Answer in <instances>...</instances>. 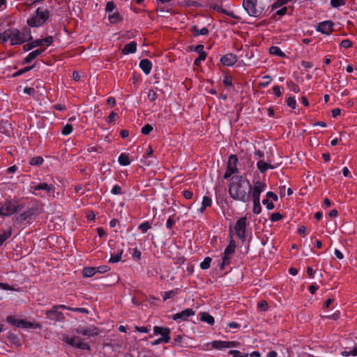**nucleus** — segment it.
<instances>
[{
  "instance_id": "nucleus-58",
  "label": "nucleus",
  "mask_w": 357,
  "mask_h": 357,
  "mask_svg": "<svg viewBox=\"0 0 357 357\" xmlns=\"http://www.w3.org/2000/svg\"><path fill=\"white\" fill-rule=\"evenodd\" d=\"M262 204L266 206L268 210H272L275 207L273 203L271 202L268 199H263Z\"/></svg>"
},
{
  "instance_id": "nucleus-16",
  "label": "nucleus",
  "mask_w": 357,
  "mask_h": 357,
  "mask_svg": "<svg viewBox=\"0 0 357 357\" xmlns=\"http://www.w3.org/2000/svg\"><path fill=\"white\" fill-rule=\"evenodd\" d=\"M139 67L146 75H149L152 68V63L149 59H144L140 61Z\"/></svg>"
},
{
  "instance_id": "nucleus-3",
  "label": "nucleus",
  "mask_w": 357,
  "mask_h": 357,
  "mask_svg": "<svg viewBox=\"0 0 357 357\" xmlns=\"http://www.w3.org/2000/svg\"><path fill=\"white\" fill-rule=\"evenodd\" d=\"M50 11L43 8H38L35 15L27 20V24L31 27H38L42 26L50 17Z\"/></svg>"
},
{
  "instance_id": "nucleus-4",
  "label": "nucleus",
  "mask_w": 357,
  "mask_h": 357,
  "mask_svg": "<svg viewBox=\"0 0 357 357\" xmlns=\"http://www.w3.org/2000/svg\"><path fill=\"white\" fill-rule=\"evenodd\" d=\"M39 214L38 208L36 206L28 207L26 210L15 218L17 222H31Z\"/></svg>"
},
{
  "instance_id": "nucleus-5",
  "label": "nucleus",
  "mask_w": 357,
  "mask_h": 357,
  "mask_svg": "<svg viewBox=\"0 0 357 357\" xmlns=\"http://www.w3.org/2000/svg\"><path fill=\"white\" fill-rule=\"evenodd\" d=\"M238 160L236 155H231L229 156L227 165V170L225 174H224L225 178H229L232 174L238 172L237 164Z\"/></svg>"
},
{
  "instance_id": "nucleus-43",
  "label": "nucleus",
  "mask_w": 357,
  "mask_h": 357,
  "mask_svg": "<svg viewBox=\"0 0 357 357\" xmlns=\"http://www.w3.org/2000/svg\"><path fill=\"white\" fill-rule=\"evenodd\" d=\"M289 1V0H276L271 6L272 10H275V9L279 8V7L287 3Z\"/></svg>"
},
{
  "instance_id": "nucleus-28",
  "label": "nucleus",
  "mask_w": 357,
  "mask_h": 357,
  "mask_svg": "<svg viewBox=\"0 0 357 357\" xmlns=\"http://www.w3.org/2000/svg\"><path fill=\"white\" fill-rule=\"evenodd\" d=\"M95 267H86L82 271V275L84 278H90L94 275L96 273Z\"/></svg>"
},
{
  "instance_id": "nucleus-12",
  "label": "nucleus",
  "mask_w": 357,
  "mask_h": 357,
  "mask_svg": "<svg viewBox=\"0 0 357 357\" xmlns=\"http://www.w3.org/2000/svg\"><path fill=\"white\" fill-rule=\"evenodd\" d=\"M266 187L265 183L261 181H257L255 183L253 188L252 187L251 192H250L252 199H260V195L264 191Z\"/></svg>"
},
{
  "instance_id": "nucleus-9",
  "label": "nucleus",
  "mask_w": 357,
  "mask_h": 357,
  "mask_svg": "<svg viewBox=\"0 0 357 357\" xmlns=\"http://www.w3.org/2000/svg\"><path fill=\"white\" fill-rule=\"evenodd\" d=\"M75 332L76 333L88 336V337H93L97 336L100 333V330L98 328L92 326L90 328H84L83 326H79V327L75 329Z\"/></svg>"
},
{
  "instance_id": "nucleus-10",
  "label": "nucleus",
  "mask_w": 357,
  "mask_h": 357,
  "mask_svg": "<svg viewBox=\"0 0 357 357\" xmlns=\"http://www.w3.org/2000/svg\"><path fill=\"white\" fill-rule=\"evenodd\" d=\"M58 308L59 306H54L51 310H47L45 312L47 317L55 321H63L65 319L64 314L61 312L58 311Z\"/></svg>"
},
{
  "instance_id": "nucleus-57",
  "label": "nucleus",
  "mask_w": 357,
  "mask_h": 357,
  "mask_svg": "<svg viewBox=\"0 0 357 357\" xmlns=\"http://www.w3.org/2000/svg\"><path fill=\"white\" fill-rule=\"evenodd\" d=\"M148 99L151 102L155 101L158 98V94L153 90H150L147 95Z\"/></svg>"
},
{
  "instance_id": "nucleus-31",
  "label": "nucleus",
  "mask_w": 357,
  "mask_h": 357,
  "mask_svg": "<svg viewBox=\"0 0 357 357\" xmlns=\"http://www.w3.org/2000/svg\"><path fill=\"white\" fill-rule=\"evenodd\" d=\"M269 52L271 54L279 56L282 58H284L285 56V54L281 51L280 47L277 46H271L269 48Z\"/></svg>"
},
{
  "instance_id": "nucleus-60",
  "label": "nucleus",
  "mask_w": 357,
  "mask_h": 357,
  "mask_svg": "<svg viewBox=\"0 0 357 357\" xmlns=\"http://www.w3.org/2000/svg\"><path fill=\"white\" fill-rule=\"evenodd\" d=\"M212 200L209 197L204 196L202 200V205L204 207H208L211 206Z\"/></svg>"
},
{
  "instance_id": "nucleus-22",
  "label": "nucleus",
  "mask_w": 357,
  "mask_h": 357,
  "mask_svg": "<svg viewBox=\"0 0 357 357\" xmlns=\"http://www.w3.org/2000/svg\"><path fill=\"white\" fill-rule=\"evenodd\" d=\"M153 332L155 335H161L162 337H163V335H166V334H167V335H169L170 329L168 328H164L161 326H155L153 328Z\"/></svg>"
},
{
  "instance_id": "nucleus-18",
  "label": "nucleus",
  "mask_w": 357,
  "mask_h": 357,
  "mask_svg": "<svg viewBox=\"0 0 357 357\" xmlns=\"http://www.w3.org/2000/svg\"><path fill=\"white\" fill-rule=\"evenodd\" d=\"M45 51V49H38V50H36L31 52H30L25 58H24V63H30L32 60H33L34 59H36L38 56H39L40 54H41L43 52Z\"/></svg>"
},
{
  "instance_id": "nucleus-29",
  "label": "nucleus",
  "mask_w": 357,
  "mask_h": 357,
  "mask_svg": "<svg viewBox=\"0 0 357 357\" xmlns=\"http://www.w3.org/2000/svg\"><path fill=\"white\" fill-rule=\"evenodd\" d=\"M12 234V229L9 227L6 231H4L3 234H0V246Z\"/></svg>"
},
{
  "instance_id": "nucleus-8",
  "label": "nucleus",
  "mask_w": 357,
  "mask_h": 357,
  "mask_svg": "<svg viewBox=\"0 0 357 357\" xmlns=\"http://www.w3.org/2000/svg\"><path fill=\"white\" fill-rule=\"evenodd\" d=\"M14 213H15V199L7 200L0 208V215L10 216Z\"/></svg>"
},
{
  "instance_id": "nucleus-34",
  "label": "nucleus",
  "mask_w": 357,
  "mask_h": 357,
  "mask_svg": "<svg viewBox=\"0 0 357 357\" xmlns=\"http://www.w3.org/2000/svg\"><path fill=\"white\" fill-rule=\"evenodd\" d=\"M178 292V289H175L171 291L165 292L163 296V301H165L169 298H173Z\"/></svg>"
},
{
  "instance_id": "nucleus-6",
  "label": "nucleus",
  "mask_w": 357,
  "mask_h": 357,
  "mask_svg": "<svg viewBox=\"0 0 357 357\" xmlns=\"http://www.w3.org/2000/svg\"><path fill=\"white\" fill-rule=\"evenodd\" d=\"M258 0H243V6L251 17H258L260 12L257 9Z\"/></svg>"
},
{
  "instance_id": "nucleus-41",
  "label": "nucleus",
  "mask_w": 357,
  "mask_h": 357,
  "mask_svg": "<svg viewBox=\"0 0 357 357\" xmlns=\"http://www.w3.org/2000/svg\"><path fill=\"white\" fill-rule=\"evenodd\" d=\"M123 254V250H121L116 255H111V257L109 260V263H116L119 262L121 259V255Z\"/></svg>"
},
{
  "instance_id": "nucleus-49",
  "label": "nucleus",
  "mask_w": 357,
  "mask_h": 357,
  "mask_svg": "<svg viewBox=\"0 0 357 357\" xmlns=\"http://www.w3.org/2000/svg\"><path fill=\"white\" fill-rule=\"evenodd\" d=\"M73 131V126L71 124H66V126H64L63 127V129H62V131H61V133L63 135H68L69 134H70Z\"/></svg>"
},
{
  "instance_id": "nucleus-62",
  "label": "nucleus",
  "mask_w": 357,
  "mask_h": 357,
  "mask_svg": "<svg viewBox=\"0 0 357 357\" xmlns=\"http://www.w3.org/2000/svg\"><path fill=\"white\" fill-rule=\"evenodd\" d=\"M282 218V215L280 213H273L271 215V220L272 222H276Z\"/></svg>"
},
{
  "instance_id": "nucleus-53",
  "label": "nucleus",
  "mask_w": 357,
  "mask_h": 357,
  "mask_svg": "<svg viewBox=\"0 0 357 357\" xmlns=\"http://www.w3.org/2000/svg\"><path fill=\"white\" fill-rule=\"evenodd\" d=\"M0 289L3 290H9V291H17V289L13 286H10L8 284L0 282Z\"/></svg>"
},
{
  "instance_id": "nucleus-45",
  "label": "nucleus",
  "mask_w": 357,
  "mask_h": 357,
  "mask_svg": "<svg viewBox=\"0 0 357 357\" xmlns=\"http://www.w3.org/2000/svg\"><path fill=\"white\" fill-rule=\"evenodd\" d=\"M230 256L229 255H225L222 257V261L220 264V269L223 270L225 269V267L230 264Z\"/></svg>"
},
{
  "instance_id": "nucleus-48",
  "label": "nucleus",
  "mask_w": 357,
  "mask_h": 357,
  "mask_svg": "<svg viewBox=\"0 0 357 357\" xmlns=\"http://www.w3.org/2000/svg\"><path fill=\"white\" fill-rule=\"evenodd\" d=\"M6 321L12 325L20 327V324L19 323L20 321V319H15L13 317L8 316L6 318Z\"/></svg>"
},
{
  "instance_id": "nucleus-30",
  "label": "nucleus",
  "mask_w": 357,
  "mask_h": 357,
  "mask_svg": "<svg viewBox=\"0 0 357 357\" xmlns=\"http://www.w3.org/2000/svg\"><path fill=\"white\" fill-rule=\"evenodd\" d=\"M38 46H41V42L38 39L36 40L31 43L25 44L23 47V49L24 51H29L31 49H33L36 47H38Z\"/></svg>"
},
{
  "instance_id": "nucleus-50",
  "label": "nucleus",
  "mask_w": 357,
  "mask_h": 357,
  "mask_svg": "<svg viewBox=\"0 0 357 357\" xmlns=\"http://www.w3.org/2000/svg\"><path fill=\"white\" fill-rule=\"evenodd\" d=\"M151 226L149 222H145L139 225V229L143 232L146 233L148 229H151Z\"/></svg>"
},
{
  "instance_id": "nucleus-7",
  "label": "nucleus",
  "mask_w": 357,
  "mask_h": 357,
  "mask_svg": "<svg viewBox=\"0 0 357 357\" xmlns=\"http://www.w3.org/2000/svg\"><path fill=\"white\" fill-rule=\"evenodd\" d=\"M246 221L247 218L245 216L242 217L237 220L234 226L237 236L243 241L245 240V237Z\"/></svg>"
},
{
  "instance_id": "nucleus-35",
  "label": "nucleus",
  "mask_w": 357,
  "mask_h": 357,
  "mask_svg": "<svg viewBox=\"0 0 357 357\" xmlns=\"http://www.w3.org/2000/svg\"><path fill=\"white\" fill-rule=\"evenodd\" d=\"M74 347H76V348H78L80 349L91 351V347L87 343L81 342L79 338L76 341V343H75V345Z\"/></svg>"
},
{
  "instance_id": "nucleus-23",
  "label": "nucleus",
  "mask_w": 357,
  "mask_h": 357,
  "mask_svg": "<svg viewBox=\"0 0 357 357\" xmlns=\"http://www.w3.org/2000/svg\"><path fill=\"white\" fill-rule=\"evenodd\" d=\"M19 323L20 324V327L24 328H38L40 327V325L39 324L32 323L22 319H20V321Z\"/></svg>"
},
{
  "instance_id": "nucleus-44",
  "label": "nucleus",
  "mask_w": 357,
  "mask_h": 357,
  "mask_svg": "<svg viewBox=\"0 0 357 357\" xmlns=\"http://www.w3.org/2000/svg\"><path fill=\"white\" fill-rule=\"evenodd\" d=\"M287 105L291 109H295L296 106V101L293 96H289L286 100Z\"/></svg>"
},
{
  "instance_id": "nucleus-17",
  "label": "nucleus",
  "mask_w": 357,
  "mask_h": 357,
  "mask_svg": "<svg viewBox=\"0 0 357 357\" xmlns=\"http://www.w3.org/2000/svg\"><path fill=\"white\" fill-rule=\"evenodd\" d=\"M136 50L137 43L135 41H132L124 46V47L122 49V54L126 55L130 53H135Z\"/></svg>"
},
{
  "instance_id": "nucleus-11",
  "label": "nucleus",
  "mask_w": 357,
  "mask_h": 357,
  "mask_svg": "<svg viewBox=\"0 0 357 357\" xmlns=\"http://www.w3.org/2000/svg\"><path fill=\"white\" fill-rule=\"evenodd\" d=\"M212 347L215 349H222L223 348H229V347H237L240 345L238 342L236 341H221V340H215L213 341Z\"/></svg>"
},
{
  "instance_id": "nucleus-55",
  "label": "nucleus",
  "mask_w": 357,
  "mask_h": 357,
  "mask_svg": "<svg viewBox=\"0 0 357 357\" xmlns=\"http://www.w3.org/2000/svg\"><path fill=\"white\" fill-rule=\"evenodd\" d=\"M95 269H96V273H104L110 270L109 267L106 265H102V266H100L98 267H95Z\"/></svg>"
},
{
  "instance_id": "nucleus-46",
  "label": "nucleus",
  "mask_w": 357,
  "mask_h": 357,
  "mask_svg": "<svg viewBox=\"0 0 357 357\" xmlns=\"http://www.w3.org/2000/svg\"><path fill=\"white\" fill-rule=\"evenodd\" d=\"M206 57V52H201V54L199 55V56L195 60L194 64L195 66H200L201 62L202 61H204Z\"/></svg>"
},
{
  "instance_id": "nucleus-13",
  "label": "nucleus",
  "mask_w": 357,
  "mask_h": 357,
  "mask_svg": "<svg viewBox=\"0 0 357 357\" xmlns=\"http://www.w3.org/2000/svg\"><path fill=\"white\" fill-rule=\"evenodd\" d=\"M195 313V312L192 309L188 308L174 314L172 319L175 321L178 319L186 321L188 317L193 316Z\"/></svg>"
},
{
  "instance_id": "nucleus-15",
  "label": "nucleus",
  "mask_w": 357,
  "mask_h": 357,
  "mask_svg": "<svg viewBox=\"0 0 357 357\" xmlns=\"http://www.w3.org/2000/svg\"><path fill=\"white\" fill-rule=\"evenodd\" d=\"M237 57L233 54H227L220 59V62L222 65L226 66H231L236 63Z\"/></svg>"
},
{
  "instance_id": "nucleus-36",
  "label": "nucleus",
  "mask_w": 357,
  "mask_h": 357,
  "mask_svg": "<svg viewBox=\"0 0 357 357\" xmlns=\"http://www.w3.org/2000/svg\"><path fill=\"white\" fill-rule=\"evenodd\" d=\"M79 339V337L74 336L72 337H69L68 336H64L63 337V341L72 347H75L76 341Z\"/></svg>"
},
{
  "instance_id": "nucleus-26",
  "label": "nucleus",
  "mask_w": 357,
  "mask_h": 357,
  "mask_svg": "<svg viewBox=\"0 0 357 357\" xmlns=\"http://www.w3.org/2000/svg\"><path fill=\"white\" fill-rule=\"evenodd\" d=\"M26 208V204L22 202V199H15V213L21 211Z\"/></svg>"
},
{
  "instance_id": "nucleus-47",
  "label": "nucleus",
  "mask_w": 357,
  "mask_h": 357,
  "mask_svg": "<svg viewBox=\"0 0 357 357\" xmlns=\"http://www.w3.org/2000/svg\"><path fill=\"white\" fill-rule=\"evenodd\" d=\"M41 42V45H46L47 46H50L53 43V37L47 36L43 39H38Z\"/></svg>"
},
{
  "instance_id": "nucleus-61",
  "label": "nucleus",
  "mask_w": 357,
  "mask_h": 357,
  "mask_svg": "<svg viewBox=\"0 0 357 357\" xmlns=\"http://www.w3.org/2000/svg\"><path fill=\"white\" fill-rule=\"evenodd\" d=\"M10 126V123H8V122H6L3 126H0V132L6 135H9L10 130L8 127Z\"/></svg>"
},
{
  "instance_id": "nucleus-25",
  "label": "nucleus",
  "mask_w": 357,
  "mask_h": 357,
  "mask_svg": "<svg viewBox=\"0 0 357 357\" xmlns=\"http://www.w3.org/2000/svg\"><path fill=\"white\" fill-rule=\"evenodd\" d=\"M236 249V243L234 241L231 240L227 247L225 248L224 255H231L234 253Z\"/></svg>"
},
{
  "instance_id": "nucleus-32",
  "label": "nucleus",
  "mask_w": 357,
  "mask_h": 357,
  "mask_svg": "<svg viewBox=\"0 0 357 357\" xmlns=\"http://www.w3.org/2000/svg\"><path fill=\"white\" fill-rule=\"evenodd\" d=\"M8 339L11 344L17 347L20 345V340L17 335L10 333L8 335Z\"/></svg>"
},
{
  "instance_id": "nucleus-27",
  "label": "nucleus",
  "mask_w": 357,
  "mask_h": 357,
  "mask_svg": "<svg viewBox=\"0 0 357 357\" xmlns=\"http://www.w3.org/2000/svg\"><path fill=\"white\" fill-rule=\"evenodd\" d=\"M213 10H215L219 13H222L226 14L227 15H229L232 18H234V19L237 18L233 12L227 11L226 10L223 9L220 5L215 4V5L213 6Z\"/></svg>"
},
{
  "instance_id": "nucleus-39",
  "label": "nucleus",
  "mask_w": 357,
  "mask_h": 357,
  "mask_svg": "<svg viewBox=\"0 0 357 357\" xmlns=\"http://www.w3.org/2000/svg\"><path fill=\"white\" fill-rule=\"evenodd\" d=\"M122 18L119 13H114L109 16V20L111 23L115 24L121 21Z\"/></svg>"
},
{
  "instance_id": "nucleus-33",
  "label": "nucleus",
  "mask_w": 357,
  "mask_h": 357,
  "mask_svg": "<svg viewBox=\"0 0 357 357\" xmlns=\"http://www.w3.org/2000/svg\"><path fill=\"white\" fill-rule=\"evenodd\" d=\"M119 162L123 166L128 165L130 163L129 157L126 153H121L119 157Z\"/></svg>"
},
{
  "instance_id": "nucleus-20",
  "label": "nucleus",
  "mask_w": 357,
  "mask_h": 357,
  "mask_svg": "<svg viewBox=\"0 0 357 357\" xmlns=\"http://www.w3.org/2000/svg\"><path fill=\"white\" fill-rule=\"evenodd\" d=\"M31 188L34 190H45L47 192H50L54 189V187L52 185H49L46 183H41L37 185L31 186Z\"/></svg>"
},
{
  "instance_id": "nucleus-42",
  "label": "nucleus",
  "mask_w": 357,
  "mask_h": 357,
  "mask_svg": "<svg viewBox=\"0 0 357 357\" xmlns=\"http://www.w3.org/2000/svg\"><path fill=\"white\" fill-rule=\"evenodd\" d=\"M43 161L44 160L41 156H36L31 159L29 163L31 165H40Z\"/></svg>"
},
{
  "instance_id": "nucleus-37",
  "label": "nucleus",
  "mask_w": 357,
  "mask_h": 357,
  "mask_svg": "<svg viewBox=\"0 0 357 357\" xmlns=\"http://www.w3.org/2000/svg\"><path fill=\"white\" fill-rule=\"evenodd\" d=\"M253 201V208L252 211L255 214H259L261 211L260 205V199H252Z\"/></svg>"
},
{
  "instance_id": "nucleus-51",
  "label": "nucleus",
  "mask_w": 357,
  "mask_h": 357,
  "mask_svg": "<svg viewBox=\"0 0 357 357\" xmlns=\"http://www.w3.org/2000/svg\"><path fill=\"white\" fill-rule=\"evenodd\" d=\"M287 86L290 91L294 93H298L300 91L299 86L294 84L293 82H289Z\"/></svg>"
},
{
  "instance_id": "nucleus-21",
  "label": "nucleus",
  "mask_w": 357,
  "mask_h": 357,
  "mask_svg": "<svg viewBox=\"0 0 357 357\" xmlns=\"http://www.w3.org/2000/svg\"><path fill=\"white\" fill-rule=\"evenodd\" d=\"M191 31L192 32L194 36H198L200 35H207L209 32L208 29L206 27H204L201 29H199V28L195 25L192 26Z\"/></svg>"
},
{
  "instance_id": "nucleus-38",
  "label": "nucleus",
  "mask_w": 357,
  "mask_h": 357,
  "mask_svg": "<svg viewBox=\"0 0 357 357\" xmlns=\"http://www.w3.org/2000/svg\"><path fill=\"white\" fill-rule=\"evenodd\" d=\"M169 340H170V335H167V334H166V335H163V337L158 338L157 340L153 341L151 344H152V345H157L162 342L167 343V342H169Z\"/></svg>"
},
{
  "instance_id": "nucleus-40",
  "label": "nucleus",
  "mask_w": 357,
  "mask_h": 357,
  "mask_svg": "<svg viewBox=\"0 0 357 357\" xmlns=\"http://www.w3.org/2000/svg\"><path fill=\"white\" fill-rule=\"evenodd\" d=\"M212 259L209 257H206L204 261L200 264V268L203 270H206L210 267Z\"/></svg>"
},
{
  "instance_id": "nucleus-1",
  "label": "nucleus",
  "mask_w": 357,
  "mask_h": 357,
  "mask_svg": "<svg viewBox=\"0 0 357 357\" xmlns=\"http://www.w3.org/2000/svg\"><path fill=\"white\" fill-rule=\"evenodd\" d=\"M232 180L229 188L230 197L235 200L245 203L249 202L250 200V192L252 190L250 181L243 176L233 177Z\"/></svg>"
},
{
  "instance_id": "nucleus-19",
  "label": "nucleus",
  "mask_w": 357,
  "mask_h": 357,
  "mask_svg": "<svg viewBox=\"0 0 357 357\" xmlns=\"http://www.w3.org/2000/svg\"><path fill=\"white\" fill-rule=\"evenodd\" d=\"M257 167L261 173H264L268 169H275V166H273L268 162H266L262 160H260L259 161L257 162Z\"/></svg>"
},
{
  "instance_id": "nucleus-59",
  "label": "nucleus",
  "mask_w": 357,
  "mask_h": 357,
  "mask_svg": "<svg viewBox=\"0 0 357 357\" xmlns=\"http://www.w3.org/2000/svg\"><path fill=\"white\" fill-rule=\"evenodd\" d=\"M34 67L33 65L31 66H27V67H25L22 69H20V70L17 71L15 73V76H17V75H20L24 73H26L28 72L29 70L33 69Z\"/></svg>"
},
{
  "instance_id": "nucleus-56",
  "label": "nucleus",
  "mask_w": 357,
  "mask_h": 357,
  "mask_svg": "<svg viewBox=\"0 0 357 357\" xmlns=\"http://www.w3.org/2000/svg\"><path fill=\"white\" fill-rule=\"evenodd\" d=\"M345 4L344 0H331V5L333 8H337Z\"/></svg>"
},
{
  "instance_id": "nucleus-54",
  "label": "nucleus",
  "mask_w": 357,
  "mask_h": 357,
  "mask_svg": "<svg viewBox=\"0 0 357 357\" xmlns=\"http://www.w3.org/2000/svg\"><path fill=\"white\" fill-rule=\"evenodd\" d=\"M153 130V126L150 124H146L142 128V133L144 135H147L150 134V132Z\"/></svg>"
},
{
  "instance_id": "nucleus-52",
  "label": "nucleus",
  "mask_w": 357,
  "mask_h": 357,
  "mask_svg": "<svg viewBox=\"0 0 357 357\" xmlns=\"http://www.w3.org/2000/svg\"><path fill=\"white\" fill-rule=\"evenodd\" d=\"M229 354L232 355L233 357H248V354H242L239 351L237 350H230L229 351Z\"/></svg>"
},
{
  "instance_id": "nucleus-24",
  "label": "nucleus",
  "mask_w": 357,
  "mask_h": 357,
  "mask_svg": "<svg viewBox=\"0 0 357 357\" xmlns=\"http://www.w3.org/2000/svg\"><path fill=\"white\" fill-rule=\"evenodd\" d=\"M200 320L204 322L208 323L209 325H213L215 320L213 316L209 314L207 312H202L200 314Z\"/></svg>"
},
{
  "instance_id": "nucleus-63",
  "label": "nucleus",
  "mask_w": 357,
  "mask_h": 357,
  "mask_svg": "<svg viewBox=\"0 0 357 357\" xmlns=\"http://www.w3.org/2000/svg\"><path fill=\"white\" fill-rule=\"evenodd\" d=\"M340 46L343 48L347 49L352 46V43L349 39H344L341 42Z\"/></svg>"
},
{
  "instance_id": "nucleus-64",
  "label": "nucleus",
  "mask_w": 357,
  "mask_h": 357,
  "mask_svg": "<svg viewBox=\"0 0 357 357\" xmlns=\"http://www.w3.org/2000/svg\"><path fill=\"white\" fill-rule=\"evenodd\" d=\"M257 307L263 311H266L268 309V303L266 301H261L257 304Z\"/></svg>"
},
{
  "instance_id": "nucleus-2",
  "label": "nucleus",
  "mask_w": 357,
  "mask_h": 357,
  "mask_svg": "<svg viewBox=\"0 0 357 357\" xmlns=\"http://www.w3.org/2000/svg\"><path fill=\"white\" fill-rule=\"evenodd\" d=\"M3 41L10 40L12 45H20L24 43L26 39L24 33H21L17 29H9L2 33Z\"/></svg>"
},
{
  "instance_id": "nucleus-14",
  "label": "nucleus",
  "mask_w": 357,
  "mask_h": 357,
  "mask_svg": "<svg viewBox=\"0 0 357 357\" xmlns=\"http://www.w3.org/2000/svg\"><path fill=\"white\" fill-rule=\"evenodd\" d=\"M333 23L328 20L320 22L318 25L317 31L324 34H330L333 31Z\"/></svg>"
}]
</instances>
